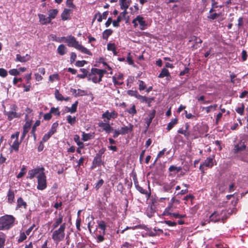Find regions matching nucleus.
Wrapping results in <instances>:
<instances>
[{
    "instance_id": "obj_1",
    "label": "nucleus",
    "mask_w": 248,
    "mask_h": 248,
    "mask_svg": "<svg viewBox=\"0 0 248 248\" xmlns=\"http://www.w3.org/2000/svg\"><path fill=\"white\" fill-rule=\"evenodd\" d=\"M65 43H67V45L70 47H73L76 49L80 51L82 53L92 55V53L87 48L83 46L82 45L79 44L76 38L72 36L69 35L66 37Z\"/></svg>"
},
{
    "instance_id": "obj_2",
    "label": "nucleus",
    "mask_w": 248,
    "mask_h": 248,
    "mask_svg": "<svg viewBox=\"0 0 248 248\" xmlns=\"http://www.w3.org/2000/svg\"><path fill=\"white\" fill-rule=\"evenodd\" d=\"M15 218L6 215L0 217V230H8L14 226Z\"/></svg>"
},
{
    "instance_id": "obj_3",
    "label": "nucleus",
    "mask_w": 248,
    "mask_h": 248,
    "mask_svg": "<svg viewBox=\"0 0 248 248\" xmlns=\"http://www.w3.org/2000/svg\"><path fill=\"white\" fill-rule=\"evenodd\" d=\"M65 228L66 223H63L60 225L58 229L53 232L52 239L56 244H58L60 242L64 239Z\"/></svg>"
},
{
    "instance_id": "obj_4",
    "label": "nucleus",
    "mask_w": 248,
    "mask_h": 248,
    "mask_svg": "<svg viewBox=\"0 0 248 248\" xmlns=\"http://www.w3.org/2000/svg\"><path fill=\"white\" fill-rule=\"evenodd\" d=\"M227 218L228 216L225 211H216L210 216L209 220L214 223L221 222L224 223Z\"/></svg>"
},
{
    "instance_id": "obj_5",
    "label": "nucleus",
    "mask_w": 248,
    "mask_h": 248,
    "mask_svg": "<svg viewBox=\"0 0 248 248\" xmlns=\"http://www.w3.org/2000/svg\"><path fill=\"white\" fill-rule=\"evenodd\" d=\"M37 188L43 190L47 186L46 176L44 172H42L37 176Z\"/></svg>"
},
{
    "instance_id": "obj_6",
    "label": "nucleus",
    "mask_w": 248,
    "mask_h": 248,
    "mask_svg": "<svg viewBox=\"0 0 248 248\" xmlns=\"http://www.w3.org/2000/svg\"><path fill=\"white\" fill-rule=\"evenodd\" d=\"M246 147V142L243 140H240L236 144H234L232 152L234 154H237L245 151Z\"/></svg>"
},
{
    "instance_id": "obj_7",
    "label": "nucleus",
    "mask_w": 248,
    "mask_h": 248,
    "mask_svg": "<svg viewBox=\"0 0 248 248\" xmlns=\"http://www.w3.org/2000/svg\"><path fill=\"white\" fill-rule=\"evenodd\" d=\"M96 68H92L88 77V80H92L94 83H99L102 81V78H100V75L95 71Z\"/></svg>"
},
{
    "instance_id": "obj_8",
    "label": "nucleus",
    "mask_w": 248,
    "mask_h": 248,
    "mask_svg": "<svg viewBox=\"0 0 248 248\" xmlns=\"http://www.w3.org/2000/svg\"><path fill=\"white\" fill-rule=\"evenodd\" d=\"M17 108V106L13 104L11 106L12 111L5 112V114L7 116L9 121H11L14 118H19L20 117V114L16 112Z\"/></svg>"
},
{
    "instance_id": "obj_9",
    "label": "nucleus",
    "mask_w": 248,
    "mask_h": 248,
    "mask_svg": "<svg viewBox=\"0 0 248 248\" xmlns=\"http://www.w3.org/2000/svg\"><path fill=\"white\" fill-rule=\"evenodd\" d=\"M45 169L43 167L35 168L30 170L28 172V176L30 179H33L37 174H39L42 172H44Z\"/></svg>"
},
{
    "instance_id": "obj_10",
    "label": "nucleus",
    "mask_w": 248,
    "mask_h": 248,
    "mask_svg": "<svg viewBox=\"0 0 248 248\" xmlns=\"http://www.w3.org/2000/svg\"><path fill=\"white\" fill-rule=\"evenodd\" d=\"M118 113L114 110H113L111 112H109L108 110H107L105 112L102 114V118H106L108 121L111 118L116 119L118 117Z\"/></svg>"
},
{
    "instance_id": "obj_11",
    "label": "nucleus",
    "mask_w": 248,
    "mask_h": 248,
    "mask_svg": "<svg viewBox=\"0 0 248 248\" xmlns=\"http://www.w3.org/2000/svg\"><path fill=\"white\" fill-rule=\"evenodd\" d=\"M104 162L102 160V157H100V156L95 155V156H94V157L93 160L92 164L91 167V169H94L96 168L97 167H99L101 165H104Z\"/></svg>"
},
{
    "instance_id": "obj_12",
    "label": "nucleus",
    "mask_w": 248,
    "mask_h": 248,
    "mask_svg": "<svg viewBox=\"0 0 248 248\" xmlns=\"http://www.w3.org/2000/svg\"><path fill=\"white\" fill-rule=\"evenodd\" d=\"M31 121H27L25 124L23 125V131L22 132V135L21 136L20 139L21 140H23L25 138L26 134L29 131L31 127Z\"/></svg>"
},
{
    "instance_id": "obj_13",
    "label": "nucleus",
    "mask_w": 248,
    "mask_h": 248,
    "mask_svg": "<svg viewBox=\"0 0 248 248\" xmlns=\"http://www.w3.org/2000/svg\"><path fill=\"white\" fill-rule=\"evenodd\" d=\"M98 126L103 128V130L105 131L107 133H110L113 130V128L111 127L110 124L108 123H103L100 122L98 124Z\"/></svg>"
},
{
    "instance_id": "obj_14",
    "label": "nucleus",
    "mask_w": 248,
    "mask_h": 248,
    "mask_svg": "<svg viewBox=\"0 0 248 248\" xmlns=\"http://www.w3.org/2000/svg\"><path fill=\"white\" fill-rule=\"evenodd\" d=\"M27 203L24 201L22 197H19L17 200V205L16 206V210L18 209L23 208L26 209L27 208Z\"/></svg>"
},
{
    "instance_id": "obj_15",
    "label": "nucleus",
    "mask_w": 248,
    "mask_h": 248,
    "mask_svg": "<svg viewBox=\"0 0 248 248\" xmlns=\"http://www.w3.org/2000/svg\"><path fill=\"white\" fill-rule=\"evenodd\" d=\"M38 16L39 18V21L42 25H46L50 23L51 22L50 17L48 16L46 17L45 15L40 14L38 15Z\"/></svg>"
},
{
    "instance_id": "obj_16",
    "label": "nucleus",
    "mask_w": 248,
    "mask_h": 248,
    "mask_svg": "<svg viewBox=\"0 0 248 248\" xmlns=\"http://www.w3.org/2000/svg\"><path fill=\"white\" fill-rule=\"evenodd\" d=\"M15 192H16V190L15 191H14L11 189H9L7 195V202L11 204L14 202Z\"/></svg>"
},
{
    "instance_id": "obj_17",
    "label": "nucleus",
    "mask_w": 248,
    "mask_h": 248,
    "mask_svg": "<svg viewBox=\"0 0 248 248\" xmlns=\"http://www.w3.org/2000/svg\"><path fill=\"white\" fill-rule=\"evenodd\" d=\"M133 129V125L132 124H129V126L122 127L120 130V131L121 135H125L129 132H132Z\"/></svg>"
},
{
    "instance_id": "obj_18",
    "label": "nucleus",
    "mask_w": 248,
    "mask_h": 248,
    "mask_svg": "<svg viewBox=\"0 0 248 248\" xmlns=\"http://www.w3.org/2000/svg\"><path fill=\"white\" fill-rule=\"evenodd\" d=\"M215 156L213 155L212 157H207L203 163V165L206 167L212 168L214 165L213 160Z\"/></svg>"
},
{
    "instance_id": "obj_19",
    "label": "nucleus",
    "mask_w": 248,
    "mask_h": 248,
    "mask_svg": "<svg viewBox=\"0 0 248 248\" xmlns=\"http://www.w3.org/2000/svg\"><path fill=\"white\" fill-rule=\"evenodd\" d=\"M22 141V140H21L19 141V140L16 139L12 144L10 146L11 152L12 151V150H14L15 152H18L19 150V146Z\"/></svg>"
},
{
    "instance_id": "obj_20",
    "label": "nucleus",
    "mask_w": 248,
    "mask_h": 248,
    "mask_svg": "<svg viewBox=\"0 0 248 248\" xmlns=\"http://www.w3.org/2000/svg\"><path fill=\"white\" fill-rule=\"evenodd\" d=\"M63 221V216L59 214V217L55 219V222L52 225L53 229H56L57 228L60 224H61Z\"/></svg>"
},
{
    "instance_id": "obj_21",
    "label": "nucleus",
    "mask_w": 248,
    "mask_h": 248,
    "mask_svg": "<svg viewBox=\"0 0 248 248\" xmlns=\"http://www.w3.org/2000/svg\"><path fill=\"white\" fill-rule=\"evenodd\" d=\"M30 60V56L26 54L25 56H21L20 54L16 55V62H25Z\"/></svg>"
},
{
    "instance_id": "obj_22",
    "label": "nucleus",
    "mask_w": 248,
    "mask_h": 248,
    "mask_svg": "<svg viewBox=\"0 0 248 248\" xmlns=\"http://www.w3.org/2000/svg\"><path fill=\"white\" fill-rule=\"evenodd\" d=\"M136 19L137 20V21L139 22L140 26V29L142 30H144V27L147 26V24L146 23L145 21L143 20V17L139 15L137 16Z\"/></svg>"
},
{
    "instance_id": "obj_23",
    "label": "nucleus",
    "mask_w": 248,
    "mask_h": 248,
    "mask_svg": "<svg viewBox=\"0 0 248 248\" xmlns=\"http://www.w3.org/2000/svg\"><path fill=\"white\" fill-rule=\"evenodd\" d=\"M66 51L67 48L63 44H61L58 46L57 48V52L60 55H64L66 53Z\"/></svg>"
},
{
    "instance_id": "obj_24",
    "label": "nucleus",
    "mask_w": 248,
    "mask_h": 248,
    "mask_svg": "<svg viewBox=\"0 0 248 248\" xmlns=\"http://www.w3.org/2000/svg\"><path fill=\"white\" fill-rule=\"evenodd\" d=\"M70 10L68 9H64L63 11L61 14V17L62 20H66L70 18L69 12Z\"/></svg>"
},
{
    "instance_id": "obj_25",
    "label": "nucleus",
    "mask_w": 248,
    "mask_h": 248,
    "mask_svg": "<svg viewBox=\"0 0 248 248\" xmlns=\"http://www.w3.org/2000/svg\"><path fill=\"white\" fill-rule=\"evenodd\" d=\"M170 76V73L169 70L166 68H164L162 69L161 72L158 76V78H163L165 77Z\"/></svg>"
},
{
    "instance_id": "obj_26",
    "label": "nucleus",
    "mask_w": 248,
    "mask_h": 248,
    "mask_svg": "<svg viewBox=\"0 0 248 248\" xmlns=\"http://www.w3.org/2000/svg\"><path fill=\"white\" fill-rule=\"evenodd\" d=\"M6 238V234L1 232H0V248H3L5 245Z\"/></svg>"
},
{
    "instance_id": "obj_27",
    "label": "nucleus",
    "mask_w": 248,
    "mask_h": 248,
    "mask_svg": "<svg viewBox=\"0 0 248 248\" xmlns=\"http://www.w3.org/2000/svg\"><path fill=\"white\" fill-rule=\"evenodd\" d=\"M113 31L111 29H107L105 30L102 33V38L103 39L107 40L108 37L111 35Z\"/></svg>"
},
{
    "instance_id": "obj_28",
    "label": "nucleus",
    "mask_w": 248,
    "mask_h": 248,
    "mask_svg": "<svg viewBox=\"0 0 248 248\" xmlns=\"http://www.w3.org/2000/svg\"><path fill=\"white\" fill-rule=\"evenodd\" d=\"M58 13V10L57 9H51L48 11V17L51 20L55 18Z\"/></svg>"
},
{
    "instance_id": "obj_29",
    "label": "nucleus",
    "mask_w": 248,
    "mask_h": 248,
    "mask_svg": "<svg viewBox=\"0 0 248 248\" xmlns=\"http://www.w3.org/2000/svg\"><path fill=\"white\" fill-rule=\"evenodd\" d=\"M178 123V119L175 118L172 119L171 121L168 124L167 127V129L168 131H170V129L172 128V127Z\"/></svg>"
},
{
    "instance_id": "obj_30",
    "label": "nucleus",
    "mask_w": 248,
    "mask_h": 248,
    "mask_svg": "<svg viewBox=\"0 0 248 248\" xmlns=\"http://www.w3.org/2000/svg\"><path fill=\"white\" fill-rule=\"evenodd\" d=\"M74 141L80 148H84V143L80 141V137L78 135H76L74 138Z\"/></svg>"
},
{
    "instance_id": "obj_31",
    "label": "nucleus",
    "mask_w": 248,
    "mask_h": 248,
    "mask_svg": "<svg viewBox=\"0 0 248 248\" xmlns=\"http://www.w3.org/2000/svg\"><path fill=\"white\" fill-rule=\"evenodd\" d=\"M54 94L55 97L57 100L61 101L64 100V98L58 89L55 90Z\"/></svg>"
},
{
    "instance_id": "obj_32",
    "label": "nucleus",
    "mask_w": 248,
    "mask_h": 248,
    "mask_svg": "<svg viewBox=\"0 0 248 248\" xmlns=\"http://www.w3.org/2000/svg\"><path fill=\"white\" fill-rule=\"evenodd\" d=\"M217 107V104H214L213 105H210L209 106L203 108V109H205L206 113H208L210 112L212 110H215Z\"/></svg>"
},
{
    "instance_id": "obj_33",
    "label": "nucleus",
    "mask_w": 248,
    "mask_h": 248,
    "mask_svg": "<svg viewBox=\"0 0 248 248\" xmlns=\"http://www.w3.org/2000/svg\"><path fill=\"white\" fill-rule=\"evenodd\" d=\"M98 227L103 231V234H105L107 227L105 222L103 220L100 221L98 223Z\"/></svg>"
},
{
    "instance_id": "obj_34",
    "label": "nucleus",
    "mask_w": 248,
    "mask_h": 248,
    "mask_svg": "<svg viewBox=\"0 0 248 248\" xmlns=\"http://www.w3.org/2000/svg\"><path fill=\"white\" fill-rule=\"evenodd\" d=\"M181 170V167H176L174 165H171L169 168V171L170 172L176 171V172H179Z\"/></svg>"
},
{
    "instance_id": "obj_35",
    "label": "nucleus",
    "mask_w": 248,
    "mask_h": 248,
    "mask_svg": "<svg viewBox=\"0 0 248 248\" xmlns=\"http://www.w3.org/2000/svg\"><path fill=\"white\" fill-rule=\"evenodd\" d=\"M66 119L68 123L71 125H74L76 123V117H72L71 115H68L66 117Z\"/></svg>"
},
{
    "instance_id": "obj_36",
    "label": "nucleus",
    "mask_w": 248,
    "mask_h": 248,
    "mask_svg": "<svg viewBox=\"0 0 248 248\" xmlns=\"http://www.w3.org/2000/svg\"><path fill=\"white\" fill-rule=\"evenodd\" d=\"M93 138L92 135L90 133H85L83 132L82 135V140L86 141Z\"/></svg>"
},
{
    "instance_id": "obj_37",
    "label": "nucleus",
    "mask_w": 248,
    "mask_h": 248,
    "mask_svg": "<svg viewBox=\"0 0 248 248\" xmlns=\"http://www.w3.org/2000/svg\"><path fill=\"white\" fill-rule=\"evenodd\" d=\"M173 186V185H172L171 183L169 184H167L164 185L163 188L164 191L170 192H171V190Z\"/></svg>"
},
{
    "instance_id": "obj_38",
    "label": "nucleus",
    "mask_w": 248,
    "mask_h": 248,
    "mask_svg": "<svg viewBox=\"0 0 248 248\" xmlns=\"http://www.w3.org/2000/svg\"><path fill=\"white\" fill-rule=\"evenodd\" d=\"M78 103V101H76L73 104H72L70 110H69V112L71 113H74L77 111Z\"/></svg>"
},
{
    "instance_id": "obj_39",
    "label": "nucleus",
    "mask_w": 248,
    "mask_h": 248,
    "mask_svg": "<svg viewBox=\"0 0 248 248\" xmlns=\"http://www.w3.org/2000/svg\"><path fill=\"white\" fill-rule=\"evenodd\" d=\"M245 106L243 103L241 104V107H238L235 109V111L241 115H244Z\"/></svg>"
},
{
    "instance_id": "obj_40",
    "label": "nucleus",
    "mask_w": 248,
    "mask_h": 248,
    "mask_svg": "<svg viewBox=\"0 0 248 248\" xmlns=\"http://www.w3.org/2000/svg\"><path fill=\"white\" fill-rule=\"evenodd\" d=\"M86 157L84 156H81L78 161V164L76 166V168H78L79 170L81 166L83 165V163L85 160Z\"/></svg>"
},
{
    "instance_id": "obj_41",
    "label": "nucleus",
    "mask_w": 248,
    "mask_h": 248,
    "mask_svg": "<svg viewBox=\"0 0 248 248\" xmlns=\"http://www.w3.org/2000/svg\"><path fill=\"white\" fill-rule=\"evenodd\" d=\"M139 90L140 91H142L146 89V85L143 81L139 80Z\"/></svg>"
},
{
    "instance_id": "obj_42",
    "label": "nucleus",
    "mask_w": 248,
    "mask_h": 248,
    "mask_svg": "<svg viewBox=\"0 0 248 248\" xmlns=\"http://www.w3.org/2000/svg\"><path fill=\"white\" fill-rule=\"evenodd\" d=\"M127 94L131 96H134L136 98L138 97V95H139V93L137 90H128L127 92Z\"/></svg>"
},
{
    "instance_id": "obj_43",
    "label": "nucleus",
    "mask_w": 248,
    "mask_h": 248,
    "mask_svg": "<svg viewBox=\"0 0 248 248\" xmlns=\"http://www.w3.org/2000/svg\"><path fill=\"white\" fill-rule=\"evenodd\" d=\"M122 20V17L121 16H119L116 20L112 21L113 26L115 27H118L120 25L119 23Z\"/></svg>"
},
{
    "instance_id": "obj_44",
    "label": "nucleus",
    "mask_w": 248,
    "mask_h": 248,
    "mask_svg": "<svg viewBox=\"0 0 248 248\" xmlns=\"http://www.w3.org/2000/svg\"><path fill=\"white\" fill-rule=\"evenodd\" d=\"M55 80H59V76L58 74H54L53 75H51L49 77V80L51 82H53Z\"/></svg>"
},
{
    "instance_id": "obj_45",
    "label": "nucleus",
    "mask_w": 248,
    "mask_h": 248,
    "mask_svg": "<svg viewBox=\"0 0 248 248\" xmlns=\"http://www.w3.org/2000/svg\"><path fill=\"white\" fill-rule=\"evenodd\" d=\"M131 2V0H126L124 3L121 4L120 8L123 10H127Z\"/></svg>"
},
{
    "instance_id": "obj_46",
    "label": "nucleus",
    "mask_w": 248,
    "mask_h": 248,
    "mask_svg": "<svg viewBox=\"0 0 248 248\" xmlns=\"http://www.w3.org/2000/svg\"><path fill=\"white\" fill-rule=\"evenodd\" d=\"M50 113L53 114L55 115L60 116V111H59L58 108L52 107L50 108Z\"/></svg>"
},
{
    "instance_id": "obj_47",
    "label": "nucleus",
    "mask_w": 248,
    "mask_h": 248,
    "mask_svg": "<svg viewBox=\"0 0 248 248\" xmlns=\"http://www.w3.org/2000/svg\"><path fill=\"white\" fill-rule=\"evenodd\" d=\"M26 168L25 166H23L22 169L20 170V172L17 174V178H20L22 177L26 173Z\"/></svg>"
},
{
    "instance_id": "obj_48",
    "label": "nucleus",
    "mask_w": 248,
    "mask_h": 248,
    "mask_svg": "<svg viewBox=\"0 0 248 248\" xmlns=\"http://www.w3.org/2000/svg\"><path fill=\"white\" fill-rule=\"evenodd\" d=\"M58 123L57 122L54 123L51 127V129L49 130L52 133H55L57 131V129L58 126Z\"/></svg>"
},
{
    "instance_id": "obj_49",
    "label": "nucleus",
    "mask_w": 248,
    "mask_h": 248,
    "mask_svg": "<svg viewBox=\"0 0 248 248\" xmlns=\"http://www.w3.org/2000/svg\"><path fill=\"white\" fill-rule=\"evenodd\" d=\"M191 41H195L196 42V43H199V44H202V39L197 36H193L192 37H191V39L189 40V42H191Z\"/></svg>"
},
{
    "instance_id": "obj_50",
    "label": "nucleus",
    "mask_w": 248,
    "mask_h": 248,
    "mask_svg": "<svg viewBox=\"0 0 248 248\" xmlns=\"http://www.w3.org/2000/svg\"><path fill=\"white\" fill-rule=\"evenodd\" d=\"M9 73L12 76H16L20 74V72L17 69H12L9 71Z\"/></svg>"
},
{
    "instance_id": "obj_51",
    "label": "nucleus",
    "mask_w": 248,
    "mask_h": 248,
    "mask_svg": "<svg viewBox=\"0 0 248 248\" xmlns=\"http://www.w3.org/2000/svg\"><path fill=\"white\" fill-rule=\"evenodd\" d=\"M127 112L132 115H134V114L137 113V110L136 109V106L135 105H133L131 108L127 109Z\"/></svg>"
},
{
    "instance_id": "obj_52",
    "label": "nucleus",
    "mask_w": 248,
    "mask_h": 248,
    "mask_svg": "<svg viewBox=\"0 0 248 248\" xmlns=\"http://www.w3.org/2000/svg\"><path fill=\"white\" fill-rule=\"evenodd\" d=\"M220 14L217 13H214L211 14L210 15L207 16V18L211 20H214L216 19L217 17L219 16Z\"/></svg>"
},
{
    "instance_id": "obj_53",
    "label": "nucleus",
    "mask_w": 248,
    "mask_h": 248,
    "mask_svg": "<svg viewBox=\"0 0 248 248\" xmlns=\"http://www.w3.org/2000/svg\"><path fill=\"white\" fill-rule=\"evenodd\" d=\"M98 73V75H100V78H102L103 77L104 75L107 73V71L105 69H100L98 68H96V70Z\"/></svg>"
},
{
    "instance_id": "obj_54",
    "label": "nucleus",
    "mask_w": 248,
    "mask_h": 248,
    "mask_svg": "<svg viewBox=\"0 0 248 248\" xmlns=\"http://www.w3.org/2000/svg\"><path fill=\"white\" fill-rule=\"evenodd\" d=\"M87 63V62L85 60L78 61L76 62L75 65L78 67H82Z\"/></svg>"
},
{
    "instance_id": "obj_55",
    "label": "nucleus",
    "mask_w": 248,
    "mask_h": 248,
    "mask_svg": "<svg viewBox=\"0 0 248 248\" xmlns=\"http://www.w3.org/2000/svg\"><path fill=\"white\" fill-rule=\"evenodd\" d=\"M165 212H166V214L167 215H169L170 217H173L176 218H179L180 214L179 213H171V212H167V209H166Z\"/></svg>"
},
{
    "instance_id": "obj_56",
    "label": "nucleus",
    "mask_w": 248,
    "mask_h": 248,
    "mask_svg": "<svg viewBox=\"0 0 248 248\" xmlns=\"http://www.w3.org/2000/svg\"><path fill=\"white\" fill-rule=\"evenodd\" d=\"M26 233L24 232H21L20 234L19 238H18L17 241L18 243H21L25 240L27 238Z\"/></svg>"
},
{
    "instance_id": "obj_57",
    "label": "nucleus",
    "mask_w": 248,
    "mask_h": 248,
    "mask_svg": "<svg viewBox=\"0 0 248 248\" xmlns=\"http://www.w3.org/2000/svg\"><path fill=\"white\" fill-rule=\"evenodd\" d=\"M166 151V148H164L162 150L160 151L158 153V155H157V157H156V159L155 160V162H154V164H155L156 163V162L158 158H160V157H161L162 156H163V155H164V154H165V152Z\"/></svg>"
},
{
    "instance_id": "obj_58",
    "label": "nucleus",
    "mask_w": 248,
    "mask_h": 248,
    "mask_svg": "<svg viewBox=\"0 0 248 248\" xmlns=\"http://www.w3.org/2000/svg\"><path fill=\"white\" fill-rule=\"evenodd\" d=\"M155 212V210L153 209L152 205H151L149 208H148L147 210V216L151 217L153 216V215Z\"/></svg>"
},
{
    "instance_id": "obj_59",
    "label": "nucleus",
    "mask_w": 248,
    "mask_h": 248,
    "mask_svg": "<svg viewBox=\"0 0 248 248\" xmlns=\"http://www.w3.org/2000/svg\"><path fill=\"white\" fill-rule=\"evenodd\" d=\"M96 18H97V21L99 22H101L103 19L101 14L99 12H98L95 14L93 20Z\"/></svg>"
},
{
    "instance_id": "obj_60",
    "label": "nucleus",
    "mask_w": 248,
    "mask_h": 248,
    "mask_svg": "<svg viewBox=\"0 0 248 248\" xmlns=\"http://www.w3.org/2000/svg\"><path fill=\"white\" fill-rule=\"evenodd\" d=\"M7 71L4 68H0V76L2 78H5L7 76Z\"/></svg>"
},
{
    "instance_id": "obj_61",
    "label": "nucleus",
    "mask_w": 248,
    "mask_h": 248,
    "mask_svg": "<svg viewBox=\"0 0 248 248\" xmlns=\"http://www.w3.org/2000/svg\"><path fill=\"white\" fill-rule=\"evenodd\" d=\"M137 190H138L140 193L143 194H147V191L144 189L142 187L139 186V185H137Z\"/></svg>"
},
{
    "instance_id": "obj_62",
    "label": "nucleus",
    "mask_w": 248,
    "mask_h": 248,
    "mask_svg": "<svg viewBox=\"0 0 248 248\" xmlns=\"http://www.w3.org/2000/svg\"><path fill=\"white\" fill-rule=\"evenodd\" d=\"M66 6L69 8L75 9L76 8L75 5L73 3V1L67 0L66 2Z\"/></svg>"
},
{
    "instance_id": "obj_63",
    "label": "nucleus",
    "mask_w": 248,
    "mask_h": 248,
    "mask_svg": "<svg viewBox=\"0 0 248 248\" xmlns=\"http://www.w3.org/2000/svg\"><path fill=\"white\" fill-rule=\"evenodd\" d=\"M104 180L102 179L99 180L97 182V183L96 184L95 186V188L96 190L99 189V188L103 185V184H104Z\"/></svg>"
},
{
    "instance_id": "obj_64",
    "label": "nucleus",
    "mask_w": 248,
    "mask_h": 248,
    "mask_svg": "<svg viewBox=\"0 0 248 248\" xmlns=\"http://www.w3.org/2000/svg\"><path fill=\"white\" fill-rule=\"evenodd\" d=\"M104 234H100V235H98L96 236V242L98 243H101V242H102L104 241V240H105V238L104 237Z\"/></svg>"
}]
</instances>
